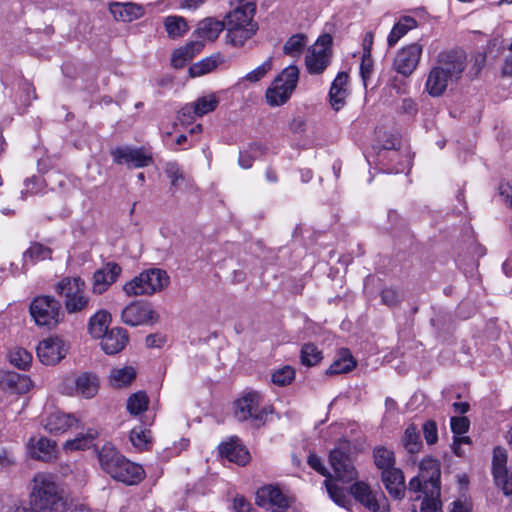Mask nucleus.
<instances>
[{
    "label": "nucleus",
    "instance_id": "nucleus-1",
    "mask_svg": "<svg viewBox=\"0 0 512 512\" xmlns=\"http://www.w3.org/2000/svg\"><path fill=\"white\" fill-rule=\"evenodd\" d=\"M467 66L463 51L450 49L437 54L428 71L424 91L431 97L444 95L448 87L458 82Z\"/></svg>",
    "mask_w": 512,
    "mask_h": 512
},
{
    "label": "nucleus",
    "instance_id": "nucleus-2",
    "mask_svg": "<svg viewBox=\"0 0 512 512\" xmlns=\"http://www.w3.org/2000/svg\"><path fill=\"white\" fill-rule=\"evenodd\" d=\"M28 499L36 512H67L70 508L63 485L56 475L48 472H38L31 478Z\"/></svg>",
    "mask_w": 512,
    "mask_h": 512
},
{
    "label": "nucleus",
    "instance_id": "nucleus-3",
    "mask_svg": "<svg viewBox=\"0 0 512 512\" xmlns=\"http://www.w3.org/2000/svg\"><path fill=\"white\" fill-rule=\"evenodd\" d=\"M239 1L244 4L229 12L225 22V41L235 48L243 47L258 30V24L253 19L256 10L255 3L253 0Z\"/></svg>",
    "mask_w": 512,
    "mask_h": 512
},
{
    "label": "nucleus",
    "instance_id": "nucleus-4",
    "mask_svg": "<svg viewBox=\"0 0 512 512\" xmlns=\"http://www.w3.org/2000/svg\"><path fill=\"white\" fill-rule=\"evenodd\" d=\"M98 460L104 472L126 485H137L145 477L142 466L126 459L111 443L102 446Z\"/></svg>",
    "mask_w": 512,
    "mask_h": 512
},
{
    "label": "nucleus",
    "instance_id": "nucleus-5",
    "mask_svg": "<svg viewBox=\"0 0 512 512\" xmlns=\"http://www.w3.org/2000/svg\"><path fill=\"white\" fill-rule=\"evenodd\" d=\"M224 29L225 22L213 17H207L199 21L193 32L196 40L174 50L171 57L172 66L182 68L202 51L206 42H214Z\"/></svg>",
    "mask_w": 512,
    "mask_h": 512
},
{
    "label": "nucleus",
    "instance_id": "nucleus-6",
    "mask_svg": "<svg viewBox=\"0 0 512 512\" xmlns=\"http://www.w3.org/2000/svg\"><path fill=\"white\" fill-rule=\"evenodd\" d=\"M170 282L166 271L160 268H150L123 285V291L128 297L150 296L161 292Z\"/></svg>",
    "mask_w": 512,
    "mask_h": 512
},
{
    "label": "nucleus",
    "instance_id": "nucleus-7",
    "mask_svg": "<svg viewBox=\"0 0 512 512\" xmlns=\"http://www.w3.org/2000/svg\"><path fill=\"white\" fill-rule=\"evenodd\" d=\"M298 80L299 69L296 65H290L283 69L266 90L267 104L271 107L284 105L296 89Z\"/></svg>",
    "mask_w": 512,
    "mask_h": 512
},
{
    "label": "nucleus",
    "instance_id": "nucleus-8",
    "mask_svg": "<svg viewBox=\"0 0 512 512\" xmlns=\"http://www.w3.org/2000/svg\"><path fill=\"white\" fill-rule=\"evenodd\" d=\"M57 293L64 297L68 313H78L89 308L90 298L85 291V282L78 276L65 277L56 285Z\"/></svg>",
    "mask_w": 512,
    "mask_h": 512
},
{
    "label": "nucleus",
    "instance_id": "nucleus-9",
    "mask_svg": "<svg viewBox=\"0 0 512 512\" xmlns=\"http://www.w3.org/2000/svg\"><path fill=\"white\" fill-rule=\"evenodd\" d=\"M263 396L257 391L244 393L234 402V415L238 421H250L255 426L263 425L268 409L263 406Z\"/></svg>",
    "mask_w": 512,
    "mask_h": 512
},
{
    "label": "nucleus",
    "instance_id": "nucleus-10",
    "mask_svg": "<svg viewBox=\"0 0 512 512\" xmlns=\"http://www.w3.org/2000/svg\"><path fill=\"white\" fill-rule=\"evenodd\" d=\"M331 45L332 37L329 34H324L307 50L305 68L310 75H320L330 65Z\"/></svg>",
    "mask_w": 512,
    "mask_h": 512
},
{
    "label": "nucleus",
    "instance_id": "nucleus-11",
    "mask_svg": "<svg viewBox=\"0 0 512 512\" xmlns=\"http://www.w3.org/2000/svg\"><path fill=\"white\" fill-rule=\"evenodd\" d=\"M441 465L440 462L431 457H424L419 464V473L410 479L408 490L420 493V490L434 486H440Z\"/></svg>",
    "mask_w": 512,
    "mask_h": 512
},
{
    "label": "nucleus",
    "instance_id": "nucleus-12",
    "mask_svg": "<svg viewBox=\"0 0 512 512\" xmlns=\"http://www.w3.org/2000/svg\"><path fill=\"white\" fill-rule=\"evenodd\" d=\"M353 497L372 512H390V503L381 491H374L369 484L357 481L350 487Z\"/></svg>",
    "mask_w": 512,
    "mask_h": 512
},
{
    "label": "nucleus",
    "instance_id": "nucleus-13",
    "mask_svg": "<svg viewBox=\"0 0 512 512\" xmlns=\"http://www.w3.org/2000/svg\"><path fill=\"white\" fill-rule=\"evenodd\" d=\"M30 313L39 326H54L60 321V304L50 296L36 298L30 305Z\"/></svg>",
    "mask_w": 512,
    "mask_h": 512
},
{
    "label": "nucleus",
    "instance_id": "nucleus-14",
    "mask_svg": "<svg viewBox=\"0 0 512 512\" xmlns=\"http://www.w3.org/2000/svg\"><path fill=\"white\" fill-rule=\"evenodd\" d=\"M219 105V97L215 93H208L198 97L194 102L186 104L178 113L181 123H189L196 117L213 112Z\"/></svg>",
    "mask_w": 512,
    "mask_h": 512
},
{
    "label": "nucleus",
    "instance_id": "nucleus-15",
    "mask_svg": "<svg viewBox=\"0 0 512 512\" xmlns=\"http://www.w3.org/2000/svg\"><path fill=\"white\" fill-rule=\"evenodd\" d=\"M507 451L500 446L493 450L492 474L497 487L501 488L505 495L512 494V471L507 468Z\"/></svg>",
    "mask_w": 512,
    "mask_h": 512
},
{
    "label": "nucleus",
    "instance_id": "nucleus-16",
    "mask_svg": "<svg viewBox=\"0 0 512 512\" xmlns=\"http://www.w3.org/2000/svg\"><path fill=\"white\" fill-rule=\"evenodd\" d=\"M122 321L130 326L153 324L158 321V314L151 304L134 302L126 306L121 314Z\"/></svg>",
    "mask_w": 512,
    "mask_h": 512
},
{
    "label": "nucleus",
    "instance_id": "nucleus-17",
    "mask_svg": "<svg viewBox=\"0 0 512 512\" xmlns=\"http://www.w3.org/2000/svg\"><path fill=\"white\" fill-rule=\"evenodd\" d=\"M69 345L60 337H48L37 346V356L44 365H55L67 354Z\"/></svg>",
    "mask_w": 512,
    "mask_h": 512
},
{
    "label": "nucleus",
    "instance_id": "nucleus-18",
    "mask_svg": "<svg viewBox=\"0 0 512 512\" xmlns=\"http://www.w3.org/2000/svg\"><path fill=\"white\" fill-rule=\"evenodd\" d=\"M423 47L419 43H411L400 49L393 62L394 69L407 77L417 68L421 59Z\"/></svg>",
    "mask_w": 512,
    "mask_h": 512
},
{
    "label": "nucleus",
    "instance_id": "nucleus-19",
    "mask_svg": "<svg viewBox=\"0 0 512 512\" xmlns=\"http://www.w3.org/2000/svg\"><path fill=\"white\" fill-rule=\"evenodd\" d=\"M111 156L115 163L134 168L147 167L152 163L151 155L143 148L119 147L111 151Z\"/></svg>",
    "mask_w": 512,
    "mask_h": 512
},
{
    "label": "nucleus",
    "instance_id": "nucleus-20",
    "mask_svg": "<svg viewBox=\"0 0 512 512\" xmlns=\"http://www.w3.org/2000/svg\"><path fill=\"white\" fill-rule=\"evenodd\" d=\"M256 503L273 512H283L289 507L288 498L274 486H265L256 493Z\"/></svg>",
    "mask_w": 512,
    "mask_h": 512
},
{
    "label": "nucleus",
    "instance_id": "nucleus-21",
    "mask_svg": "<svg viewBox=\"0 0 512 512\" xmlns=\"http://www.w3.org/2000/svg\"><path fill=\"white\" fill-rule=\"evenodd\" d=\"M122 273V268L115 262H108L102 268L96 270L92 279V291L101 295L117 281Z\"/></svg>",
    "mask_w": 512,
    "mask_h": 512
},
{
    "label": "nucleus",
    "instance_id": "nucleus-22",
    "mask_svg": "<svg viewBox=\"0 0 512 512\" xmlns=\"http://www.w3.org/2000/svg\"><path fill=\"white\" fill-rule=\"evenodd\" d=\"M329 461L333 468L336 479L342 482H351L358 476L351 459L339 449L330 452Z\"/></svg>",
    "mask_w": 512,
    "mask_h": 512
},
{
    "label": "nucleus",
    "instance_id": "nucleus-23",
    "mask_svg": "<svg viewBox=\"0 0 512 512\" xmlns=\"http://www.w3.org/2000/svg\"><path fill=\"white\" fill-rule=\"evenodd\" d=\"M78 423L79 419H77L75 415L55 411L45 418L43 427L48 433L59 435L67 432L73 427H77Z\"/></svg>",
    "mask_w": 512,
    "mask_h": 512
},
{
    "label": "nucleus",
    "instance_id": "nucleus-24",
    "mask_svg": "<svg viewBox=\"0 0 512 512\" xmlns=\"http://www.w3.org/2000/svg\"><path fill=\"white\" fill-rule=\"evenodd\" d=\"M381 481L392 498L402 500L405 497V476L404 472L400 468L396 467L392 470L381 473Z\"/></svg>",
    "mask_w": 512,
    "mask_h": 512
},
{
    "label": "nucleus",
    "instance_id": "nucleus-25",
    "mask_svg": "<svg viewBox=\"0 0 512 512\" xmlns=\"http://www.w3.org/2000/svg\"><path fill=\"white\" fill-rule=\"evenodd\" d=\"M27 449L33 459L49 462L56 457V443L46 437H32Z\"/></svg>",
    "mask_w": 512,
    "mask_h": 512
},
{
    "label": "nucleus",
    "instance_id": "nucleus-26",
    "mask_svg": "<svg viewBox=\"0 0 512 512\" xmlns=\"http://www.w3.org/2000/svg\"><path fill=\"white\" fill-rule=\"evenodd\" d=\"M219 453L222 457L238 465H245L250 460L248 450L237 437H232L229 441L221 443Z\"/></svg>",
    "mask_w": 512,
    "mask_h": 512
},
{
    "label": "nucleus",
    "instance_id": "nucleus-27",
    "mask_svg": "<svg viewBox=\"0 0 512 512\" xmlns=\"http://www.w3.org/2000/svg\"><path fill=\"white\" fill-rule=\"evenodd\" d=\"M101 347L106 354H116L122 351L128 343L129 337L125 329L113 328L101 338Z\"/></svg>",
    "mask_w": 512,
    "mask_h": 512
},
{
    "label": "nucleus",
    "instance_id": "nucleus-28",
    "mask_svg": "<svg viewBox=\"0 0 512 512\" xmlns=\"http://www.w3.org/2000/svg\"><path fill=\"white\" fill-rule=\"evenodd\" d=\"M109 10L115 20L123 22H132L141 18L145 10L141 5L135 3H112Z\"/></svg>",
    "mask_w": 512,
    "mask_h": 512
},
{
    "label": "nucleus",
    "instance_id": "nucleus-29",
    "mask_svg": "<svg viewBox=\"0 0 512 512\" xmlns=\"http://www.w3.org/2000/svg\"><path fill=\"white\" fill-rule=\"evenodd\" d=\"M137 372L132 366L114 367L108 375L109 385L113 388H125L135 380Z\"/></svg>",
    "mask_w": 512,
    "mask_h": 512
},
{
    "label": "nucleus",
    "instance_id": "nucleus-30",
    "mask_svg": "<svg viewBox=\"0 0 512 512\" xmlns=\"http://www.w3.org/2000/svg\"><path fill=\"white\" fill-rule=\"evenodd\" d=\"M224 61V56L221 53L212 54L191 65L189 74L191 77L203 76L214 71L219 65L224 63Z\"/></svg>",
    "mask_w": 512,
    "mask_h": 512
},
{
    "label": "nucleus",
    "instance_id": "nucleus-31",
    "mask_svg": "<svg viewBox=\"0 0 512 512\" xmlns=\"http://www.w3.org/2000/svg\"><path fill=\"white\" fill-rule=\"evenodd\" d=\"M111 321L110 314L105 310L96 312L88 323V331L93 338L100 339L106 335Z\"/></svg>",
    "mask_w": 512,
    "mask_h": 512
},
{
    "label": "nucleus",
    "instance_id": "nucleus-32",
    "mask_svg": "<svg viewBox=\"0 0 512 512\" xmlns=\"http://www.w3.org/2000/svg\"><path fill=\"white\" fill-rule=\"evenodd\" d=\"M373 461L381 473L396 468L394 451L385 446H376L373 449Z\"/></svg>",
    "mask_w": 512,
    "mask_h": 512
},
{
    "label": "nucleus",
    "instance_id": "nucleus-33",
    "mask_svg": "<svg viewBox=\"0 0 512 512\" xmlns=\"http://www.w3.org/2000/svg\"><path fill=\"white\" fill-rule=\"evenodd\" d=\"M417 27V21L410 17L404 16L393 26L387 38V45L394 47L397 42L404 37L410 30Z\"/></svg>",
    "mask_w": 512,
    "mask_h": 512
},
{
    "label": "nucleus",
    "instance_id": "nucleus-34",
    "mask_svg": "<svg viewBox=\"0 0 512 512\" xmlns=\"http://www.w3.org/2000/svg\"><path fill=\"white\" fill-rule=\"evenodd\" d=\"M76 392L84 398L94 397L99 390V380L96 375L83 373L76 379Z\"/></svg>",
    "mask_w": 512,
    "mask_h": 512
},
{
    "label": "nucleus",
    "instance_id": "nucleus-35",
    "mask_svg": "<svg viewBox=\"0 0 512 512\" xmlns=\"http://www.w3.org/2000/svg\"><path fill=\"white\" fill-rule=\"evenodd\" d=\"M163 24L168 36L173 39L182 38L189 30L186 19L178 15L165 17Z\"/></svg>",
    "mask_w": 512,
    "mask_h": 512
},
{
    "label": "nucleus",
    "instance_id": "nucleus-36",
    "mask_svg": "<svg viewBox=\"0 0 512 512\" xmlns=\"http://www.w3.org/2000/svg\"><path fill=\"white\" fill-rule=\"evenodd\" d=\"M440 491V486L420 490V493L424 496L420 508L421 512H442Z\"/></svg>",
    "mask_w": 512,
    "mask_h": 512
},
{
    "label": "nucleus",
    "instance_id": "nucleus-37",
    "mask_svg": "<svg viewBox=\"0 0 512 512\" xmlns=\"http://www.w3.org/2000/svg\"><path fill=\"white\" fill-rule=\"evenodd\" d=\"M129 439L138 451L148 450L152 445L151 431L142 425L131 429Z\"/></svg>",
    "mask_w": 512,
    "mask_h": 512
},
{
    "label": "nucleus",
    "instance_id": "nucleus-38",
    "mask_svg": "<svg viewBox=\"0 0 512 512\" xmlns=\"http://www.w3.org/2000/svg\"><path fill=\"white\" fill-rule=\"evenodd\" d=\"M97 432L89 429L86 433L77 435L74 439L67 440L63 445L65 452L80 451L90 448L93 445Z\"/></svg>",
    "mask_w": 512,
    "mask_h": 512
},
{
    "label": "nucleus",
    "instance_id": "nucleus-39",
    "mask_svg": "<svg viewBox=\"0 0 512 512\" xmlns=\"http://www.w3.org/2000/svg\"><path fill=\"white\" fill-rule=\"evenodd\" d=\"M149 406V397L144 391H137L131 394L126 402V408L130 415L139 416L144 413Z\"/></svg>",
    "mask_w": 512,
    "mask_h": 512
},
{
    "label": "nucleus",
    "instance_id": "nucleus-40",
    "mask_svg": "<svg viewBox=\"0 0 512 512\" xmlns=\"http://www.w3.org/2000/svg\"><path fill=\"white\" fill-rule=\"evenodd\" d=\"M356 363L348 350H341L338 358L327 369V374H341L351 371L355 367Z\"/></svg>",
    "mask_w": 512,
    "mask_h": 512
},
{
    "label": "nucleus",
    "instance_id": "nucleus-41",
    "mask_svg": "<svg viewBox=\"0 0 512 512\" xmlns=\"http://www.w3.org/2000/svg\"><path fill=\"white\" fill-rule=\"evenodd\" d=\"M402 444L404 448L411 454L418 453L422 447V441L420 438L417 427L413 424L407 426L402 437Z\"/></svg>",
    "mask_w": 512,
    "mask_h": 512
},
{
    "label": "nucleus",
    "instance_id": "nucleus-42",
    "mask_svg": "<svg viewBox=\"0 0 512 512\" xmlns=\"http://www.w3.org/2000/svg\"><path fill=\"white\" fill-rule=\"evenodd\" d=\"M307 44L303 34L292 35L284 44L283 52L291 57H299Z\"/></svg>",
    "mask_w": 512,
    "mask_h": 512
},
{
    "label": "nucleus",
    "instance_id": "nucleus-43",
    "mask_svg": "<svg viewBox=\"0 0 512 512\" xmlns=\"http://www.w3.org/2000/svg\"><path fill=\"white\" fill-rule=\"evenodd\" d=\"M51 249L43 246L40 243L32 244L27 251L23 254L25 264L30 260L32 263L51 258Z\"/></svg>",
    "mask_w": 512,
    "mask_h": 512
},
{
    "label": "nucleus",
    "instance_id": "nucleus-44",
    "mask_svg": "<svg viewBox=\"0 0 512 512\" xmlns=\"http://www.w3.org/2000/svg\"><path fill=\"white\" fill-rule=\"evenodd\" d=\"M301 363L311 367L322 360V352L312 343L305 344L301 349Z\"/></svg>",
    "mask_w": 512,
    "mask_h": 512
},
{
    "label": "nucleus",
    "instance_id": "nucleus-45",
    "mask_svg": "<svg viewBox=\"0 0 512 512\" xmlns=\"http://www.w3.org/2000/svg\"><path fill=\"white\" fill-rule=\"evenodd\" d=\"M9 361L15 367L25 370L32 362V355L23 348H14L9 353Z\"/></svg>",
    "mask_w": 512,
    "mask_h": 512
},
{
    "label": "nucleus",
    "instance_id": "nucleus-46",
    "mask_svg": "<svg viewBox=\"0 0 512 512\" xmlns=\"http://www.w3.org/2000/svg\"><path fill=\"white\" fill-rule=\"evenodd\" d=\"M164 172L170 180L172 187L178 188L186 181L184 172L176 162H167L164 167Z\"/></svg>",
    "mask_w": 512,
    "mask_h": 512
},
{
    "label": "nucleus",
    "instance_id": "nucleus-47",
    "mask_svg": "<svg viewBox=\"0 0 512 512\" xmlns=\"http://www.w3.org/2000/svg\"><path fill=\"white\" fill-rule=\"evenodd\" d=\"M272 62V57L267 58L261 65L248 72L241 80H245L250 83L260 81L272 69Z\"/></svg>",
    "mask_w": 512,
    "mask_h": 512
},
{
    "label": "nucleus",
    "instance_id": "nucleus-48",
    "mask_svg": "<svg viewBox=\"0 0 512 512\" xmlns=\"http://www.w3.org/2000/svg\"><path fill=\"white\" fill-rule=\"evenodd\" d=\"M325 486L330 498L339 506H345L348 502L346 493L343 488L333 483L331 478L325 480Z\"/></svg>",
    "mask_w": 512,
    "mask_h": 512
},
{
    "label": "nucleus",
    "instance_id": "nucleus-49",
    "mask_svg": "<svg viewBox=\"0 0 512 512\" xmlns=\"http://www.w3.org/2000/svg\"><path fill=\"white\" fill-rule=\"evenodd\" d=\"M295 377V370L291 366H283L274 371L272 382L278 386H286Z\"/></svg>",
    "mask_w": 512,
    "mask_h": 512
},
{
    "label": "nucleus",
    "instance_id": "nucleus-50",
    "mask_svg": "<svg viewBox=\"0 0 512 512\" xmlns=\"http://www.w3.org/2000/svg\"><path fill=\"white\" fill-rule=\"evenodd\" d=\"M346 97L347 90L334 89V87L330 88L329 101L335 111H339L345 105Z\"/></svg>",
    "mask_w": 512,
    "mask_h": 512
},
{
    "label": "nucleus",
    "instance_id": "nucleus-51",
    "mask_svg": "<svg viewBox=\"0 0 512 512\" xmlns=\"http://www.w3.org/2000/svg\"><path fill=\"white\" fill-rule=\"evenodd\" d=\"M373 71V60L371 55H363L360 64V75L364 86H367V82L370 80Z\"/></svg>",
    "mask_w": 512,
    "mask_h": 512
},
{
    "label": "nucleus",
    "instance_id": "nucleus-52",
    "mask_svg": "<svg viewBox=\"0 0 512 512\" xmlns=\"http://www.w3.org/2000/svg\"><path fill=\"white\" fill-rule=\"evenodd\" d=\"M469 420L466 417H452L451 429L455 436L464 437L463 434L468 431Z\"/></svg>",
    "mask_w": 512,
    "mask_h": 512
},
{
    "label": "nucleus",
    "instance_id": "nucleus-53",
    "mask_svg": "<svg viewBox=\"0 0 512 512\" xmlns=\"http://www.w3.org/2000/svg\"><path fill=\"white\" fill-rule=\"evenodd\" d=\"M42 189V182L37 177H32L24 182V189L21 191L22 199H26L27 194H37Z\"/></svg>",
    "mask_w": 512,
    "mask_h": 512
},
{
    "label": "nucleus",
    "instance_id": "nucleus-54",
    "mask_svg": "<svg viewBox=\"0 0 512 512\" xmlns=\"http://www.w3.org/2000/svg\"><path fill=\"white\" fill-rule=\"evenodd\" d=\"M423 434L429 445L435 444L438 440L436 423L432 420L425 422L423 425Z\"/></svg>",
    "mask_w": 512,
    "mask_h": 512
},
{
    "label": "nucleus",
    "instance_id": "nucleus-55",
    "mask_svg": "<svg viewBox=\"0 0 512 512\" xmlns=\"http://www.w3.org/2000/svg\"><path fill=\"white\" fill-rule=\"evenodd\" d=\"M381 300L387 306H395L399 302V294L392 288H386L381 292Z\"/></svg>",
    "mask_w": 512,
    "mask_h": 512
},
{
    "label": "nucleus",
    "instance_id": "nucleus-56",
    "mask_svg": "<svg viewBox=\"0 0 512 512\" xmlns=\"http://www.w3.org/2000/svg\"><path fill=\"white\" fill-rule=\"evenodd\" d=\"M308 464L317 472H319L323 476H327V478H331V475L328 473L327 469L324 467L321 459L315 455L311 454L308 457Z\"/></svg>",
    "mask_w": 512,
    "mask_h": 512
},
{
    "label": "nucleus",
    "instance_id": "nucleus-57",
    "mask_svg": "<svg viewBox=\"0 0 512 512\" xmlns=\"http://www.w3.org/2000/svg\"><path fill=\"white\" fill-rule=\"evenodd\" d=\"M233 509L235 512H251L252 506L243 496H236L233 500Z\"/></svg>",
    "mask_w": 512,
    "mask_h": 512
},
{
    "label": "nucleus",
    "instance_id": "nucleus-58",
    "mask_svg": "<svg viewBox=\"0 0 512 512\" xmlns=\"http://www.w3.org/2000/svg\"><path fill=\"white\" fill-rule=\"evenodd\" d=\"M348 84V74L345 72H339L332 82L331 87L334 89L338 88L339 90H347L346 86Z\"/></svg>",
    "mask_w": 512,
    "mask_h": 512
},
{
    "label": "nucleus",
    "instance_id": "nucleus-59",
    "mask_svg": "<svg viewBox=\"0 0 512 512\" xmlns=\"http://www.w3.org/2000/svg\"><path fill=\"white\" fill-rule=\"evenodd\" d=\"M472 504L468 501L456 500L453 502L451 512H471Z\"/></svg>",
    "mask_w": 512,
    "mask_h": 512
},
{
    "label": "nucleus",
    "instance_id": "nucleus-60",
    "mask_svg": "<svg viewBox=\"0 0 512 512\" xmlns=\"http://www.w3.org/2000/svg\"><path fill=\"white\" fill-rule=\"evenodd\" d=\"M470 438L469 437H457L454 436L453 441V451L457 456H462L463 452L461 451V445L462 444H469Z\"/></svg>",
    "mask_w": 512,
    "mask_h": 512
},
{
    "label": "nucleus",
    "instance_id": "nucleus-61",
    "mask_svg": "<svg viewBox=\"0 0 512 512\" xmlns=\"http://www.w3.org/2000/svg\"><path fill=\"white\" fill-rule=\"evenodd\" d=\"M253 157L247 152H240L238 163L243 169H249L253 165Z\"/></svg>",
    "mask_w": 512,
    "mask_h": 512
},
{
    "label": "nucleus",
    "instance_id": "nucleus-62",
    "mask_svg": "<svg viewBox=\"0 0 512 512\" xmlns=\"http://www.w3.org/2000/svg\"><path fill=\"white\" fill-rule=\"evenodd\" d=\"M374 34L369 31L365 34L363 39V55H371V49L373 45Z\"/></svg>",
    "mask_w": 512,
    "mask_h": 512
},
{
    "label": "nucleus",
    "instance_id": "nucleus-63",
    "mask_svg": "<svg viewBox=\"0 0 512 512\" xmlns=\"http://www.w3.org/2000/svg\"><path fill=\"white\" fill-rule=\"evenodd\" d=\"M500 194L505 197L506 202L512 206V185L505 183L499 187Z\"/></svg>",
    "mask_w": 512,
    "mask_h": 512
},
{
    "label": "nucleus",
    "instance_id": "nucleus-64",
    "mask_svg": "<svg viewBox=\"0 0 512 512\" xmlns=\"http://www.w3.org/2000/svg\"><path fill=\"white\" fill-rule=\"evenodd\" d=\"M9 512H36V510L30 504H29V506H26L23 502H18V503H15L10 508Z\"/></svg>",
    "mask_w": 512,
    "mask_h": 512
}]
</instances>
